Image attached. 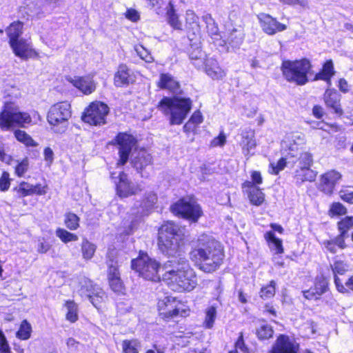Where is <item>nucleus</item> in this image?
I'll return each mask as SVG.
<instances>
[{
  "mask_svg": "<svg viewBox=\"0 0 353 353\" xmlns=\"http://www.w3.org/2000/svg\"><path fill=\"white\" fill-rule=\"evenodd\" d=\"M165 17L167 23L170 26L176 30H183V24L179 18V14L176 12L175 6L172 1H169L165 8Z\"/></svg>",
  "mask_w": 353,
  "mask_h": 353,
  "instance_id": "obj_30",
  "label": "nucleus"
},
{
  "mask_svg": "<svg viewBox=\"0 0 353 353\" xmlns=\"http://www.w3.org/2000/svg\"><path fill=\"white\" fill-rule=\"evenodd\" d=\"M336 290L341 294H347L350 292H353V275L348 277L345 284L340 281V286L335 285Z\"/></svg>",
  "mask_w": 353,
  "mask_h": 353,
  "instance_id": "obj_54",
  "label": "nucleus"
},
{
  "mask_svg": "<svg viewBox=\"0 0 353 353\" xmlns=\"http://www.w3.org/2000/svg\"><path fill=\"white\" fill-rule=\"evenodd\" d=\"M316 172L311 168H299L295 171L294 178L296 183L312 182L315 181Z\"/></svg>",
  "mask_w": 353,
  "mask_h": 353,
  "instance_id": "obj_33",
  "label": "nucleus"
},
{
  "mask_svg": "<svg viewBox=\"0 0 353 353\" xmlns=\"http://www.w3.org/2000/svg\"><path fill=\"white\" fill-rule=\"evenodd\" d=\"M287 165L286 159L284 157L280 158L276 163H271L269 165V173L272 175H278L281 171L284 170Z\"/></svg>",
  "mask_w": 353,
  "mask_h": 353,
  "instance_id": "obj_51",
  "label": "nucleus"
},
{
  "mask_svg": "<svg viewBox=\"0 0 353 353\" xmlns=\"http://www.w3.org/2000/svg\"><path fill=\"white\" fill-rule=\"evenodd\" d=\"M298 161L299 163V168H311L313 165L312 154L308 152H301Z\"/></svg>",
  "mask_w": 353,
  "mask_h": 353,
  "instance_id": "obj_52",
  "label": "nucleus"
},
{
  "mask_svg": "<svg viewBox=\"0 0 353 353\" xmlns=\"http://www.w3.org/2000/svg\"><path fill=\"white\" fill-rule=\"evenodd\" d=\"M57 236L63 243H68L72 241H77L79 239V236L64 228H58L55 231Z\"/></svg>",
  "mask_w": 353,
  "mask_h": 353,
  "instance_id": "obj_47",
  "label": "nucleus"
},
{
  "mask_svg": "<svg viewBox=\"0 0 353 353\" xmlns=\"http://www.w3.org/2000/svg\"><path fill=\"white\" fill-rule=\"evenodd\" d=\"M71 115L70 104L67 101H59L50 106L47 113V121L52 128L65 127Z\"/></svg>",
  "mask_w": 353,
  "mask_h": 353,
  "instance_id": "obj_15",
  "label": "nucleus"
},
{
  "mask_svg": "<svg viewBox=\"0 0 353 353\" xmlns=\"http://www.w3.org/2000/svg\"><path fill=\"white\" fill-rule=\"evenodd\" d=\"M132 167L136 172L144 177V173L148 167H152L154 165V159L152 154L144 148H140L136 155L130 161ZM148 176H145L147 177Z\"/></svg>",
  "mask_w": 353,
  "mask_h": 353,
  "instance_id": "obj_23",
  "label": "nucleus"
},
{
  "mask_svg": "<svg viewBox=\"0 0 353 353\" xmlns=\"http://www.w3.org/2000/svg\"><path fill=\"white\" fill-rule=\"evenodd\" d=\"M340 199L349 204H353V191L348 192L347 190L341 189L339 191Z\"/></svg>",
  "mask_w": 353,
  "mask_h": 353,
  "instance_id": "obj_60",
  "label": "nucleus"
},
{
  "mask_svg": "<svg viewBox=\"0 0 353 353\" xmlns=\"http://www.w3.org/2000/svg\"><path fill=\"white\" fill-rule=\"evenodd\" d=\"M66 80L84 95H90L97 90V83L92 74L74 77H68Z\"/></svg>",
  "mask_w": 353,
  "mask_h": 353,
  "instance_id": "obj_22",
  "label": "nucleus"
},
{
  "mask_svg": "<svg viewBox=\"0 0 353 353\" xmlns=\"http://www.w3.org/2000/svg\"><path fill=\"white\" fill-rule=\"evenodd\" d=\"M52 248V245L44 238L39 240L37 252L40 254H46Z\"/></svg>",
  "mask_w": 353,
  "mask_h": 353,
  "instance_id": "obj_58",
  "label": "nucleus"
},
{
  "mask_svg": "<svg viewBox=\"0 0 353 353\" xmlns=\"http://www.w3.org/2000/svg\"><path fill=\"white\" fill-rule=\"evenodd\" d=\"M188 121L192 123L199 125L203 122V117L201 112L199 110H195L192 114Z\"/></svg>",
  "mask_w": 353,
  "mask_h": 353,
  "instance_id": "obj_61",
  "label": "nucleus"
},
{
  "mask_svg": "<svg viewBox=\"0 0 353 353\" xmlns=\"http://www.w3.org/2000/svg\"><path fill=\"white\" fill-rule=\"evenodd\" d=\"M164 268L165 271L162 279L174 292H190L196 287L197 275L188 260L179 259L168 261L164 264Z\"/></svg>",
  "mask_w": 353,
  "mask_h": 353,
  "instance_id": "obj_2",
  "label": "nucleus"
},
{
  "mask_svg": "<svg viewBox=\"0 0 353 353\" xmlns=\"http://www.w3.org/2000/svg\"><path fill=\"white\" fill-rule=\"evenodd\" d=\"M48 190V186L47 184L36 183L32 184L31 195L41 196L45 195Z\"/></svg>",
  "mask_w": 353,
  "mask_h": 353,
  "instance_id": "obj_56",
  "label": "nucleus"
},
{
  "mask_svg": "<svg viewBox=\"0 0 353 353\" xmlns=\"http://www.w3.org/2000/svg\"><path fill=\"white\" fill-rule=\"evenodd\" d=\"M81 290L88 293V297L93 306L99 312H102L103 305L108 299V295L103 288L88 279L84 281Z\"/></svg>",
  "mask_w": 353,
  "mask_h": 353,
  "instance_id": "obj_16",
  "label": "nucleus"
},
{
  "mask_svg": "<svg viewBox=\"0 0 353 353\" xmlns=\"http://www.w3.org/2000/svg\"><path fill=\"white\" fill-rule=\"evenodd\" d=\"M263 314L270 317H276L277 311L271 303H267L263 306Z\"/></svg>",
  "mask_w": 353,
  "mask_h": 353,
  "instance_id": "obj_59",
  "label": "nucleus"
},
{
  "mask_svg": "<svg viewBox=\"0 0 353 353\" xmlns=\"http://www.w3.org/2000/svg\"><path fill=\"white\" fill-rule=\"evenodd\" d=\"M157 194L152 192H147L142 196L140 206L145 210L152 208L157 203Z\"/></svg>",
  "mask_w": 353,
  "mask_h": 353,
  "instance_id": "obj_48",
  "label": "nucleus"
},
{
  "mask_svg": "<svg viewBox=\"0 0 353 353\" xmlns=\"http://www.w3.org/2000/svg\"><path fill=\"white\" fill-rule=\"evenodd\" d=\"M114 84L116 87H127L133 82L130 69L125 63H120L114 74Z\"/></svg>",
  "mask_w": 353,
  "mask_h": 353,
  "instance_id": "obj_29",
  "label": "nucleus"
},
{
  "mask_svg": "<svg viewBox=\"0 0 353 353\" xmlns=\"http://www.w3.org/2000/svg\"><path fill=\"white\" fill-rule=\"evenodd\" d=\"M330 291V282L327 276L321 274L315 277L313 285L302 292L303 297L309 301L319 300L322 295Z\"/></svg>",
  "mask_w": 353,
  "mask_h": 353,
  "instance_id": "obj_21",
  "label": "nucleus"
},
{
  "mask_svg": "<svg viewBox=\"0 0 353 353\" xmlns=\"http://www.w3.org/2000/svg\"><path fill=\"white\" fill-rule=\"evenodd\" d=\"M325 106L331 109L334 114L341 118L344 115V110L341 105V94L335 88H327L323 95Z\"/></svg>",
  "mask_w": 353,
  "mask_h": 353,
  "instance_id": "obj_24",
  "label": "nucleus"
},
{
  "mask_svg": "<svg viewBox=\"0 0 353 353\" xmlns=\"http://www.w3.org/2000/svg\"><path fill=\"white\" fill-rule=\"evenodd\" d=\"M257 18L261 29L268 35H274L287 29L285 24L279 22L276 18L269 14L260 13Z\"/></svg>",
  "mask_w": 353,
  "mask_h": 353,
  "instance_id": "obj_25",
  "label": "nucleus"
},
{
  "mask_svg": "<svg viewBox=\"0 0 353 353\" xmlns=\"http://www.w3.org/2000/svg\"><path fill=\"white\" fill-rule=\"evenodd\" d=\"M342 178L343 175L339 171L328 170L320 175L318 190L325 195L332 196Z\"/></svg>",
  "mask_w": 353,
  "mask_h": 353,
  "instance_id": "obj_18",
  "label": "nucleus"
},
{
  "mask_svg": "<svg viewBox=\"0 0 353 353\" xmlns=\"http://www.w3.org/2000/svg\"><path fill=\"white\" fill-rule=\"evenodd\" d=\"M12 180L10 173L3 170L0 176V191H8L10 188Z\"/></svg>",
  "mask_w": 353,
  "mask_h": 353,
  "instance_id": "obj_53",
  "label": "nucleus"
},
{
  "mask_svg": "<svg viewBox=\"0 0 353 353\" xmlns=\"http://www.w3.org/2000/svg\"><path fill=\"white\" fill-rule=\"evenodd\" d=\"M170 210L174 216L191 223L198 222L203 215L201 206L192 195L179 198L170 205Z\"/></svg>",
  "mask_w": 353,
  "mask_h": 353,
  "instance_id": "obj_10",
  "label": "nucleus"
},
{
  "mask_svg": "<svg viewBox=\"0 0 353 353\" xmlns=\"http://www.w3.org/2000/svg\"><path fill=\"white\" fill-rule=\"evenodd\" d=\"M80 247L82 258L85 261H90L94 257L97 248V245L87 238H83Z\"/></svg>",
  "mask_w": 353,
  "mask_h": 353,
  "instance_id": "obj_34",
  "label": "nucleus"
},
{
  "mask_svg": "<svg viewBox=\"0 0 353 353\" xmlns=\"http://www.w3.org/2000/svg\"><path fill=\"white\" fill-rule=\"evenodd\" d=\"M121 346L123 353H139L141 342L137 339H124Z\"/></svg>",
  "mask_w": 353,
  "mask_h": 353,
  "instance_id": "obj_42",
  "label": "nucleus"
},
{
  "mask_svg": "<svg viewBox=\"0 0 353 353\" xmlns=\"http://www.w3.org/2000/svg\"><path fill=\"white\" fill-rule=\"evenodd\" d=\"M110 113L109 106L101 101H93L84 109L82 121L91 126H101L107 123Z\"/></svg>",
  "mask_w": 353,
  "mask_h": 353,
  "instance_id": "obj_13",
  "label": "nucleus"
},
{
  "mask_svg": "<svg viewBox=\"0 0 353 353\" xmlns=\"http://www.w3.org/2000/svg\"><path fill=\"white\" fill-rule=\"evenodd\" d=\"M142 50L137 51L138 54L140 58L144 60L146 63H152L154 61V59L151 55L150 52L147 51L144 48L141 47Z\"/></svg>",
  "mask_w": 353,
  "mask_h": 353,
  "instance_id": "obj_64",
  "label": "nucleus"
},
{
  "mask_svg": "<svg viewBox=\"0 0 353 353\" xmlns=\"http://www.w3.org/2000/svg\"><path fill=\"white\" fill-rule=\"evenodd\" d=\"M199 28V17L192 10H188L185 12V29L187 32H193Z\"/></svg>",
  "mask_w": 353,
  "mask_h": 353,
  "instance_id": "obj_44",
  "label": "nucleus"
},
{
  "mask_svg": "<svg viewBox=\"0 0 353 353\" xmlns=\"http://www.w3.org/2000/svg\"><path fill=\"white\" fill-rule=\"evenodd\" d=\"M110 144L117 146L119 158L117 161V165L123 166L128 161L132 150L137 146L138 140L128 132H119L110 142Z\"/></svg>",
  "mask_w": 353,
  "mask_h": 353,
  "instance_id": "obj_12",
  "label": "nucleus"
},
{
  "mask_svg": "<svg viewBox=\"0 0 353 353\" xmlns=\"http://www.w3.org/2000/svg\"><path fill=\"white\" fill-rule=\"evenodd\" d=\"M339 234L332 239L325 240L323 242L326 250L332 254L337 252V248L345 250L347 248L345 239L349 231L353 228V216H345L341 218L336 223Z\"/></svg>",
  "mask_w": 353,
  "mask_h": 353,
  "instance_id": "obj_11",
  "label": "nucleus"
},
{
  "mask_svg": "<svg viewBox=\"0 0 353 353\" xmlns=\"http://www.w3.org/2000/svg\"><path fill=\"white\" fill-rule=\"evenodd\" d=\"M226 135L221 130L218 136L214 137L210 143V148L223 147L226 143Z\"/></svg>",
  "mask_w": 353,
  "mask_h": 353,
  "instance_id": "obj_55",
  "label": "nucleus"
},
{
  "mask_svg": "<svg viewBox=\"0 0 353 353\" xmlns=\"http://www.w3.org/2000/svg\"><path fill=\"white\" fill-rule=\"evenodd\" d=\"M125 17L129 21L136 23L140 20V14L134 8H128L124 13Z\"/></svg>",
  "mask_w": 353,
  "mask_h": 353,
  "instance_id": "obj_57",
  "label": "nucleus"
},
{
  "mask_svg": "<svg viewBox=\"0 0 353 353\" xmlns=\"http://www.w3.org/2000/svg\"><path fill=\"white\" fill-rule=\"evenodd\" d=\"M156 85L159 89L173 94L178 93L181 88L180 83L170 73H161Z\"/></svg>",
  "mask_w": 353,
  "mask_h": 353,
  "instance_id": "obj_28",
  "label": "nucleus"
},
{
  "mask_svg": "<svg viewBox=\"0 0 353 353\" xmlns=\"http://www.w3.org/2000/svg\"><path fill=\"white\" fill-rule=\"evenodd\" d=\"M64 306L67 309L65 319L71 323L77 322L79 319L78 305L73 300H66L64 302Z\"/></svg>",
  "mask_w": 353,
  "mask_h": 353,
  "instance_id": "obj_38",
  "label": "nucleus"
},
{
  "mask_svg": "<svg viewBox=\"0 0 353 353\" xmlns=\"http://www.w3.org/2000/svg\"><path fill=\"white\" fill-rule=\"evenodd\" d=\"M216 316V309L212 305L208 307L205 311V316L203 322L205 328L210 329L213 327Z\"/></svg>",
  "mask_w": 353,
  "mask_h": 353,
  "instance_id": "obj_50",
  "label": "nucleus"
},
{
  "mask_svg": "<svg viewBox=\"0 0 353 353\" xmlns=\"http://www.w3.org/2000/svg\"><path fill=\"white\" fill-rule=\"evenodd\" d=\"M335 74L336 71L333 60L329 59L323 63L321 68L314 74L312 81H323L328 86H330L332 84V78Z\"/></svg>",
  "mask_w": 353,
  "mask_h": 353,
  "instance_id": "obj_27",
  "label": "nucleus"
},
{
  "mask_svg": "<svg viewBox=\"0 0 353 353\" xmlns=\"http://www.w3.org/2000/svg\"><path fill=\"white\" fill-rule=\"evenodd\" d=\"M276 294V282L270 281L268 284L263 285L259 291V296L263 300L272 299Z\"/></svg>",
  "mask_w": 353,
  "mask_h": 353,
  "instance_id": "obj_45",
  "label": "nucleus"
},
{
  "mask_svg": "<svg viewBox=\"0 0 353 353\" xmlns=\"http://www.w3.org/2000/svg\"><path fill=\"white\" fill-rule=\"evenodd\" d=\"M347 208L339 201H334L330 203L327 215L331 218L345 216L347 214Z\"/></svg>",
  "mask_w": 353,
  "mask_h": 353,
  "instance_id": "obj_37",
  "label": "nucleus"
},
{
  "mask_svg": "<svg viewBox=\"0 0 353 353\" xmlns=\"http://www.w3.org/2000/svg\"><path fill=\"white\" fill-rule=\"evenodd\" d=\"M157 108L168 118L170 125H179L191 111L192 101L189 97H163L158 102Z\"/></svg>",
  "mask_w": 353,
  "mask_h": 353,
  "instance_id": "obj_5",
  "label": "nucleus"
},
{
  "mask_svg": "<svg viewBox=\"0 0 353 353\" xmlns=\"http://www.w3.org/2000/svg\"><path fill=\"white\" fill-rule=\"evenodd\" d=\"M224 251L217 243L207 236L199 238L189 252L190 261L200 270L210 274L223 263Z\"/></svg>",
  "mask_w": 353,
  "mask_h": 353,
  "instance_id": "obj_3",
  "label": "nucleus"
},
{
  "mask_svg": "<svg viewBox=\"0 0 353 353\" xmlns=\"http://www.w3.org/2000/svg\"><path fill=\"white\" fill-rule=\"evenodd\" d=\"M198 127V125L192 123L188 120V121L183 126V130L186 134H189L190 133L195 134Z\"/></svg>",
  "mask_w": 353,
  "mask_h": 353,
  "instance_id": "obj_62",
  "label": "nucleus"
},
{
  "mask_svg": "<svg viewBox=\"0 0 353 353\" xmlns=\"http://www.w3.org/2000/svg\"><path fill=\"white\" fill-rule=\"evenodd\" d=\"M205 73L214 80H221L225 77V71L221 68L214 59H208L205 63Z\"/></svg>",
  "mask_w": 353,
  "mask_h": 353,
  "instance_id": "obj_31",
  "label": "nucleus"
},
{
  "mask_svg": "<svg viewBox=\"0 0 353 353\" xmlns=\"http://www.w3.org/2000/svg\"><path fill=\"white\" fill-rule=\"evenodd\" d=\"M32 330L30 323L28 320H23L19 325L18 330L16 332V337L22 341H26L31 337Z\"/></svg>",
  "mask_w": 353,
  "mask_h": 353,
  "instance_id": "obj_41",
  "label": "nucleus"
},
{
  "mask_svg": "<svg viewBox=\"0 0 353 353\" xmlns=\"http://www.w3.org/2000/svg\"><path fill=\"white\" fill-rule=\"evenodd\" d=\"M119 181L116 184V193L121 199L135 196L142 191L139 184H134L129 179L124 171H121L118 176Z\"/></svg>",
  "mask_w": 353,
  "mask_h": 353,
  "instance_id": "obj_20",
  "label": "nucleus"
},
{
  "mask_svg": "<svg viewBox=\"0 0 353 353\" xmlns=\"http://www.w3.org/2000/svg\"><path fill=\"white\" fill-rule=\"evenodd\" d=\"M268 353H300V344L294 337L279 334Z\"/></svg>",
  "mask_w": 353,
  "mask_h": 353,
  "instance_id": "obj_19",
  "label": "nucleus"
},
{
  "mask_svg": "<svg viewBox=\"0 0 353 353\" xmlns=\"http://www.w3.org/2000/svg\"><path fill=\"white\" fill-rule=\"evenodd\" d=\"M130 267L139 277L145 280L153 282H159L161 280L159 273L161 263L150 256L146 251L139 250L137 256L131 260Z\"/></svg>",
  "mask_w": 353,
  "mask_h": 353,
  "instance_id": "obj_9",
  "label": "nucleus"
},
{
  "mask_svg": "<svg viewBox=\"0 0 353 353\" xmlns=\"http://www.w3.org/2000/svg\"><path fill=\"white\" fill-rule=\"evenodd\" d=\"M264 239L268 245L270 243L274 245L276 254H281L284 253L282 240L276 237L273 231L266 232L264 234Z\"/></svg>",
  "mask_w": 353,
  "mask_h": 353,
  "instance_id": "obj_39",
  "label": "nucleus"
},
{
  "mask_svg": "<svg viewBox=\"0 0 353 353\" xmlns=\"http://www.w3.org/2000/svg\"><path fill=\"white\" fill-rule=\"evenodd\" d=\"M32 184L27 181H21L18 186L13 188V191L16 192L19 197L24 198L31 196Z\"/></svg>",
  "mask_w": 353,
  "mask_h": 353,
  "instance_id": "obj_49",
  "label": "nucleus"
},
{
  "mask_svg": "<svg viewBox=\"0 0 353 353\" xmlns=\"http://www.w3.org/2000/svg\"><path fill=\"white\" fill-rule=\"evenodd\" d=\"M63 223L65 228L70 231H75L80 227V217L75 213L68 211L64 214Z\"/></svg>",
  "mask_w": 353,
  "mask_h": 353,
  "instance_id": "obj_36",
  "label": "nucleus"
},
{
  "mask_svg": "<svg viewBox=\"0 0 353 353\" xmlns=\"http://www.w3.org/2000/svg\"><path fill=\"white\" fill-rule=\"evenodd\" d=\"M241 139L239 145L241 147L242 153L245 156L250 157L251 151L254 150L257 145L256 139L255 130L252 128H245L240 132Z\"/></svg>",
  "mask_w": 353,
  "mask_h": 353,
  "instance_id": "obj_26",
  "label": "nucleus"
},
{
  "mask_svg": "<svg viewBox=\"0 0 353 353\" xmlns=\"http://www.w3.org/2000/svg\"><path fill=\"white\" fill-rule=\"evenodd\" d=\"M32 124L31 115L20 110L17 101L8 100L3 103L0 110V130L8 131L14 130V138L26 147H36L38 143L25 130Z\"/></svg>",
  "mask_w": 353,
  "mask_h": 353,
  "instance_id": "obj_1",
  "label": "nucleus"
},
{
  "mask_svg": "<svg viewBox=\"0 0 353 353\" xmlns=\"http://www.w3.org/2000/svg\"><path fill=\"white\" fill-rule=\"evenodd\" d=\"M251 181L245 180L241 183V189L245 194L251 205H261L265 201V194L259 187L263 183L262 175L259 171L253 170L250 172Z\"/></svg>",
  "mask_w": 353,
  "mask_h": 353,
  "instance_id": "obj_14",
  "label": "nucleus"
},
{
  "mask_svg": "<svg viewBox=\"0 0 353 353\" xmlns=\"http://www.w3.org/2000/svg\"><path fill=\"white\" fill-rule=\"evenodd\" d=\"M181 227L173 221L163 222L158 229L157 246L164 254L173 255L180 248L183 240Z\"/></svg>",
  "mask_w": 353,
  "mask_h": 353,
  "instance_id": "obj_8",
  "label": "nucleus"
},
{
  "mask_svg": "<svg viewBox=\"0 0 353 353\" xmlns=\"http://www.w3.org/2000/svg\"><path fill=\"white\" fill-rule=\"evenodd\" d=\"M157 319L165 325L177 326L191 314V308L186 302L171 294L159 297L156 301Z\"/></svg>",
  "mask_w": 353,
  "mask_h": 353,
  "instance_id": "obj_4",
  "label": "nucleus"
},
{
  "mask_svg": "<svg viewBox=\"0 0 353 353\" xmlns=\"http://www.w3.org/2000/svg\"><path fill=\"white\" fill-rule=\"evenodd\" d=\"M198 127V125L192 123L188 120V121L183 126V130L186 134H189L190 133L195 134Z\"/></svg>",
  "mask_w": 353,
  "mask_h": 353,
  "instance_id": "obj_63",
  "label": "nucleus"
},
{
  "mask_svg": "<svg viewBox=\"0 0 353 353\" xmlns=\"http://www.w3.org/2000/svg\"><path fill=\"white\" fill-rule=\"evenodd\" d=\"M255 334L259 341H268L273 337L274 331L271 325L265 324L258 327L256 330Z\"/></svg>",
  "mask_w": 353,
  "mask_h": 353,
  "instance_id": "obj_43",
  "label": "nucleus"
},
{
  "mask_svg": "<svg viewBox=\"0 0 353 353\" xmlns=\"http://www.w3.org/2000/svg\"><path fill=\"white\" fill-rule=\"evenodd\" d=\"M239 352L241 353H251L250 347L245 343L243 332H240L238 334V336L234 343V349L230 350L228 353H239Z\"/></svg>",
  "mask_w": 353,
  "mask_h": 353,
  "instance_id": "obj_40",
  "label": "nucleus"
},
{
  "mask_svg": "<svg viewBox=\"0 0 353 353\" xmlns=\"http://www.w3.org/2000/svg\"><path fill=\"white\" fill-rule=\"evenodd\" d=\"M334 285L340 286V281H341L339 278V275H344L348 272V265L346 262L343 260L338 259L334 260L332 265H330Z\"/></svg>",
  "mask_w": 353,
  "mask_h": 353,
  "instance_id": "obj_32",
  "label": "nucleus"
},
{
  "mask_svg": "<svg viewBox=\"0 0 353 353\" xmlns=\"http://www.w3.org/2000/svg\"><path fill=\"white\" fill-rule=\"evenodd\" d=\"M29 169V159L26 157L21 160L17 161V163L14 167V174L19 178H22L28 172Z\"/></svg>",
  "mask_w": 353,
  "mask_h": 353,
  "instance_id": "obj_46",
  "label": "nucleus"
},
{
  "mask_svg": "<svg viewBox=\"0 0 353 353\" xmlns=\"http://www.w3.org/2000/svg\"><path fill=\"white\" fill-rule=\"evenodd\" d=\"M326 114L325 109L323 106L319 104H316L312 108V115L313 117L319 120H321L322 123H323L327 127L330 129L334 130V132H338L341 130V126L336 123H329L323 121V118Z\"/></svg>",
  "mask_w": 353,
  "mask_h": 353,
  "instance_id": "obj_35",
  "label": "nucleus"
},
{
  "mask_svg": "<svg viewBox=\"0 0 353 353\" xmlns=\"http://www.w3.org/2000/svg\"><path fill=\"white\" fill-rule=\"evenodd\" d=\"M23 26L22 21L17 20L10 23L6 28L9 46L14 54L22 60L38 58L39 52L32 47L31 43L21 37Z\"/></svg>",
  "mask_w": 353,
  "mask_h": 353,
  "instance_id": "obj_7",
  "label": "nucleus"
},
{
  "mask_svg": "<svg viewBox=\"0 0 353 353\" xmlns=\"http://www.w3.org/2000/svg\"><path fill=\"white\" fill-rule=\"evenodd\" d=\"M312 68L311 61L306 57L294 60L284 59L280 66L283 79L297 86L305 85L310 81Z\"/></svg>",
  "mask_w": 353,
  "mask_h": 353,
  "instance_id": "obj_6",
  "label": "nucleus"
},
{
  "mask_svg": "<svg viewBox=\"0 0 353 353\" xmlns=\"http://www.w3.org/2000/svg\"><path fill=\"white\" fill-rule=\"evenodd\" d=\"M107 281L110 289L117 295H124L126 288L121 279L120 265L117 261L112 260L107 265Z\"/></svg>",
  "mask_w": 353,
  "mask_h": 353,
  "instance_id": "obj_17",
  "label": "nucleus"
}]
</instances>
